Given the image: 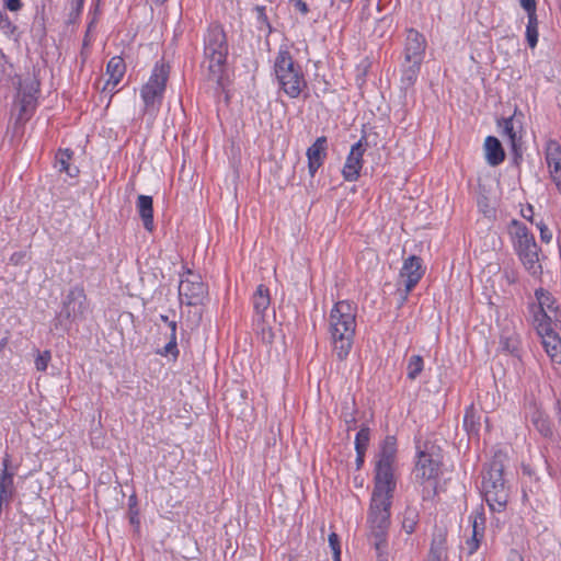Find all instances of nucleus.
I'll return each instance as SVG.
<instances>
[{"mask_svg":"<svg viewBox=\"0 0 561 561\" xmlns=\"http://www.w3.org/2000/svg\"><path fill=\"white\" fill-rule=\"evenodd\" d=\"M357 307L348 300L337 301L329 316V332L333 351L340 360L345 359L353 346Z\"/></svg>","mask_w":561,"mask_h":561,"instance_id":"f257e3e1","label":"nucleus"},{"mask_svg":"<svg viewBox=\"0 0 561 561\" xmlns=\"http://www.w3.org/2000/svg\"><path fill=\"white\" fill-rule=\"evenodd\" d=\"M392 499L371 496L368 511L369 540L379 561H388V529Z\"/></svg>","mask_w":561,"mask_h":561,"instance_id":"f03ea898","label":"nucleus"},{"mask_svg":"<svg viewBox=\"0 0 561 561\" xmlns=\"http://www.w3.org/2000/svg\"><path fill=\"white\" fill-rule=\"evenodd\" d=\"M397 457V440L393 436H387L378 454L375 466L374 490L371 496L393 497L396 489L394 463Z\"/></svg>","mask_w":561,"mask_h":561,"instance_id":"7ed1b4c3","label":"nucleus"},{"mask_svg":"<svg viewBox=\"0 0 561 561\" xmlns=\"http://www.w3.org/2000/svg\"><path fill=\"white\" fill-rule=\"evenodd\" d=\"M228 55L226 34L220 25L208 27L204 39V67L208 70V78L220 83L225 71Z\"/></svg>","mask_w":561,"mask_h":561,"instance_id":"20e7f679","label":"nucleus"},{"mask_svg":"<svg viewBox=\"0 0 561 561\" xmlns=\"http://www.w3.org/2000/svg\"><path fill=\"white\" fill-rule=\"evenodd\" d=\"M274 72L279 88L291 99H297L308 90L301 67L287 49H280L275 57Z\"/></svg>","mask_w":561,"mask_h":561,"instance_id":"39448f33","label":"nucleus"},{"mask_svg":"<svg viewBox=\"0 0 561 561\" xmlns=\"http://www.w3.org/2000/svg\"><path fill=\"white\" fill-rule=\"evenodd\" d=\"M169 73L170 66L168 64L163 61L157 62L149 80L140 90L144 102V115L150 121L154 119L160 110Z\"/></svg>","mask_w":561,"mask_h":561,"instance_id":"423d86ee","label":"nucleus"},{"mask_svg":"<svg viewBox=\"0 0 561 561\" xmlns=\"http://www.w3.org/2000/svg\"><path fill=\"white\" fill-rule=\"evenodd\" d=\"M504 467L493 460L482 472V494L492 511L501 512L508 501V489L503 478Z\"/></svg>","mask_w":561,"mask_h":561,"instance_id":"0eeeda50","label":"nucleus"},{"mask_svg":"<svg viewBox=\"0 0 561 561\" xmlns=\"http://www.w3.org/2000/svg\"><path fill=\"white\" fill-rule=\"evenodd\" d=\"M512 226L514 248L519 260L530 275L539 277L542 274V266L539 262V248L534 236L529 233L525 225L517 220H514Z\"/></svg>","mask_w":561,"mask_h":561,"instance_id":"6e6552de","label":"nucleus"},{"mask_svg":"<svg viewBox=\"0 0 561 561\" xmlns=\"http://www.w3.org/2000/svg\"><path fill=\"white\" fill-rule=\"evenodd\" d=\"M440 459L437 455L421 451L414 468V478L422 489L423 500L436 494L437 479L440 473Z\"/></svg>","mask_w":561,"mask_h":561,"instance_id":"1a4fd4ad","label":"nucleus"},{"mask_svg":"<svg viewBox=\"0 0 561 561\" xmlns=\"http://www.w3.org/2000/svg\"><path fill=\"white\" fill-rule=\"evenodd\" d=\"M89 311V302L84 289L80 286L72 287L62 301V308L57 316L56 328L68 330L71 322L82 321Z\"/></svg>","mask_w":561,"mask_h":561,"instance_id":"9d476101","label":"nucleus"},{"mask_svg":"<svg viewBox=\"0 0 561 561\" xmlns=\"http://www.w3.org/2000/svg\"><path fill=\"white\" fill-rule=\"evenodd\" d=\"M179 296L181 302L188 306H197L203 304L206 298L207 287L199 275L188 271L180 282Z\"/></svg>","mask_w":561,"mask_h":561,"instance_id":"9b49d317","label":"nucleus"},{"mask_svg":"<svg viewBox=\"0 0 561 561\" xmlns=\"http://www.w3.org/2000/svg\"><path fill=\"white\" fill-rule=\"evenodd\" d=\"M18 468L11 465L10 455L5 454L2 459V471L0 474V512L8 507L15 491L14 476Z\"/></svg>","mask_w":561,"mask_h":561,"instance_id":"f8f14e48","label":"nucleus"},{"mask_svg":"<svg viewBox=\"0 0 561 561\" xmlns=\"http://www.w3.org/2000/svg\"><path fill=\"white\" fill-rule=\"evenodd\" d=\"M366 151V146L362 140H358L351 148V151L346 158V162L343 167L342 173L346 181H356L359 176L363 168V156Z\"/></svg>","mask_w":561,"mask_h":561,"instance_id":"ddd939ff","label":"nucleus"},{"mask_svg":"<svg viewBox=\"0 0 561 561\" xmlns=\"http://www.w3.org/2000/svg\"><path fill=\"white\" fill-rule=\"evenodd\" d=\"M424 270L422 267L421 257L411 255L404 260L400 271V277L403 280L405 295H408L415 287V285L422 278Z\"/></svg>","mask_w":561,"mask_h":561,"instance_id":"4468645a","label":"nucleus"},{"mask_svg":"<svg viewBox=\"0 0 561 561\" xmlns=\"http://www.w3.org/2000/svg\"><path fill=\"white\" fill-rule=\"evenodd\" d=\"M426 49V41L423 34L414 28L407 32L404 46V60L423 61Z\"/></svg>","mask_w":561,"mask_h":561,"instance_id":"2eb2a0df","label":"nucleus"},{"mask_svg":"<svg viewBox=\"0 0 561 561\" xmlns=\"http://www.w3.org/2000/svg\"><path fill=\"white\" fill-rule=\"evenodd\" d=\"M37 88L34 82H31L28 87H22L18 94L19 115L18 121L25 122L30 118L32 111L35 107V93Z\"/></svg>","mask_w":561,"mask_h":561,"instance_id":"dca6fc26","label":"nucleus"},{"mask_svg":"<svg viewBox=\"0 0 561 561\" xmlns=\"http://www.w3.org/2000/svg\"><path fill=\"white\" fill-rule=\"evenodd\" d=\"M328 140L325 136H321L307 149L308 169L311 176L316 174L322 165L327 156Z\"/></svg>","mask_w":561,"mask_h":561,"instance_id":"f3484780","label":"nucleus"},{"mask_svg":"<svg viewBox=\"0 0 561 561\" xmlns=\"http://www.w3.org/2000/svg\"><path fill=\"white\" fill-rule=\"evenodd\" d=\"M472 524L471 537L466 541L468 554H473L484 538V517L481 514L470 515Z\"/></svg>","mask_w":561,"mask_h":561,"instance_id":"a211bd4d","label":"nucleus"},{"mask_svg":"<svg viewBox=\"0 0 561 561\" xmlns=\"http://www.w3.org/2000/svg\"><path fill=\"white\" fill-rule=\"evenodd\" d=\"M483 149L485 160L490 165L496 167L504 161L505 152L496 137L488 136L484 140Z\"/></svg>","mask_w":561,"mask_h":561,"instance_id":"6ab92c4d","label":"nucleus"},{"mask_svg":"<svg viewBox=\"0 0 561 561\" xmlns=\"http://www.w3.org/2000/svg\"><path fill=\"white\" fill-rule=\"evenodd\" d=\"M136 207L147 231L151 232L154 228L153 224V201L151 196L139 195Z\"/></svg>","mask_w":561,"mask_h":561,"instance_id":"aec40b11","label":"nucleus"},{"mask_svg":"<svg viewBox=\"0 0 561 561\" xmlns=\"http://www.w3.org/2000/svg\"><path fill=\"white\" fill-rule=\"evenodd\" d=\"M126 71V65L124 59L121 56H114L110 59L106 67V72L108 75V80L104 87V90L112 85L114 89L122 80L124 73Z\"/></svg>","mask_w":561,"mask_h":561,"instance_id":"412c9836","label":"nucleus"},{"mask_svg":"<svg viewBox=\"0 0 561 561\" xmlns=\"http://www.w3.org/2000/svg\"><path fill=\"white\" fill-rule=\"evenodd\" d=\"M530 422L542 437L553 438L554 432L548 415L536 405H534Z\"/></svg>","mask_w":561,"mask_h":561,"instance_id":"4be33fe9","label":"nucleus"},{"mask_svg":"<svg viewBox=\"0 0 561 561\" xmlns=\"http://www.w3.org/2000/svg\"><path fill=\"white\" fill-rule=\"evenodd\" d=\"M541 343L552 362L561 364V339L553 331L541 336Z\"/></svg>","mask_w":561,"mask_h":561,"instance_id":"5701e85b","label":"nucleus"},{"mask_svg":"<svg viewBox=\"0 0 561 561\" xmlns=\"http://www.w3.org/2000/svg\"><path fill=\"white\" fill-rule=\"evenodd\" d=\"M271 304L268 288L264 285H259L253 295V308L257 316L263 320L265 312L268 310Z\"/></svg>","mask_w":561,"mask_h":561,"instance_id":"b1692460","label":"nucleus"},{"mask_svg":"<svg viewBox=\"0 0 561 561\" xmlns=\"http://www.w3.org/2000/svg\"><path fill=\"white\" fill-rule=\"evenodd\" d=\"M535 296L539 305L537 312H547L550 316L557 317L558 306L556 299L548 290L539 288L535 291Z\"/></svg>","mask_w":561,"mask_h":561,"instance_id":"393cba45","label":"nucleus"},{"mask_svg":"<svg viewBox=\"0 0 561 561\" xmlns=\"http://www.w3.org/2000/svg\"><path fill=\"white\" fill-rule=\"evenodd\" d=\"M420 520V510L415 505H407L404 512L402 513V528L408 534L411 535L415 531L416 526Z\"/></svg>","mask_w":561,"mask_h":561,"instance_id":"a878e982","label":"nucleus"},{"mask_svg":"<svg viewBox=\"0 0 561 561\" xmlns=\"http://www.w3.org/2000/svg\"><path fill=\"white\" fill-rule=\"evenodd\" d=\"M480 421L481 415L477 412L473 405L467 408L463 417V427L470 436L478 435L481 425Z\"/></svg>","mask_w":561,"mask_h":561,"instance_id":"bb28decb","label":"nucleus"},{"mask_svg":"<svg viewBox=\"0 0 561 561\" xmlns=\"http://www.w3.org/2000/svg\"><path fill=\"white\" fill-rule=\"evenodd\" d=\"M552 317L547 312H536L534 316V324L538 335L541 337L553 332Z\"/></svg>","mask_w":561,"mask_h":561,"instance_id":"cd10ccee","label":"nucleus"},{"mask_svg":"<svg viewBox=\"0 0 561 561\" xmlns=\"http://www.w3.org/2000/svg\"><path fill=\"white\" fill-rule=\"evenodd\" d=\"M70 159H71V152L68 149L64 150V151H59L56 157V167L58 168L59 172H65L69 176H76L78 174L79 170L76 167H73V168L70 167V163H69Z\"/></svg>","mask_w":561,"mask_h":561,"instance_id":"c85d7f7f","label":"nucleus"},{"mask_svg":"<svg viewBox=\"0 0 561 561\" xmlns=\"http://www.w3.org/2000/svg\"><path fill=\"white\" fill-rule=\"evenodd\" d=\"M405 64L408 66H404L403 72H402V82L409 87L412 85L420 72V67L422 61H415V60H405Z\"/></svg>","mask_w":561,"mask_h":561,"instance_id":"c756f323","label":"nucleus"},{"mask_svg":"<svg viewBox=\"0 0 561 561\" xmlns=\"http://www.w3.org/2000/svg\"><path fill=\"white\" fill-rule=\"evenodd\" d=\"M501 126L503 127L504 135H506L511 141L515 156L520 157L518 144L519 138H517L516 131L514 130L513 117L503 119Z\"/></svg>","mask_w":561,"mask_h":561,"instance_id":"7c9ffc66","label":"nucleus"},{"mask_svg":"<svg viewBox=\"0 0 561 561\" xmlns=\"http://www.w3.org/2000/svg\"><path fill=\"white\" fill-rule=\"evenodd\" d=\"M0 31L3 35L9 38L18 39L19 32L18 26L8 16L7 13L0 10Z\"/></svg>","mask_w":561,"mask_h":561,"instance_id":"2f4dec72","label":"nucleus"},{"mask_svg":"<svg viewBox=\"0 0 561 561\" xmlns=\"http://www.w3.org/2000/svg\"><path fill=\"white\" fill-rule=\"evenodd\" d=\"M176 322H170L169 329H170V336L169 342L165 344L163 351L160 353L161 355H173L174 358L179 355V348L176 343Z\"/></svg>","mask_w":561,"mask_h":561,"instance_id":"473e14b6","label":"nucleus"},{"mask_svg":"<svg viewBox=\"0 0 561 561\" xmlns=\"http://www.w3.org/2000/svg\"><path fill=\"white\" fill-rule=\"evenodd\" d=\"M424 367V362L422 356L420 355H412L408 360L407 366V375L408 378L411 380H414L417 378V376L422 373Z\"/></svg>","mask_w":561,"mask_h":561,"instance_id":"72a5a7b5","label":"nucleus"},{"mask_svg":"<svg viewBox=\"0 0 561 561\" xmlns=\"http://www.w3.org/2000/svg\"><path fill=\"white\" fill-rule=\"evenodd\" d=\"M545 153L547 164H551V162L556 161H561L560 144L554 139H549L546 144Z\"/></svg>","mask_w":561,"mask_h":561,"instance_id":"f704fd0d","label":"nucleus"},{"mask_svg":"<svg viewBox=\"0 0 561 561\" xmlns=\"http://www.w3.org/2000/svg\"><path fill=\"white\" fill-rule=\"evenodd\" d=\"M431 547L447 549V528L444 526H436L433 533Z\"/></svg>","mask_w":561,"mask_h":561,"instance_id":"c9c22d12","label":"nucleus"},{"mask_svg":"<svg viewBox=\"0 0 561 561\" xmlns=\"http://www.w3.org/2000/svg\"><path fill=\"white\" fill-rule=\"evenodd\" d=\"M369 444V428L364 426L362 427L355 437V449L360 451H366Z\"/></svg>","mask_w":561,"mask_h":561,"instance_id":"e433bc0d","label":"nucleus"},{"mask_svg":"<svg viewBox=\"0 0 561 561\" xmlns=\"http://www.w3.org/2000/svg\"><path fill=\"white\" fill-rule=\"evenodd\" d=\"M548 168L553 183L561 193V161L551 162Z\"/></svg>","mask_w":561,"mask_h":561,"instance_id":"4c0bfd02","label":"nucleus"},{"mask_svg":"<svg viewBox=\"0 0 561 561\" xmlns=\"http://www.w3.org/2000/svg\"><path fill=\"white\" fill-rule=\"evenodd\" d=\"M500 344L504 351H506L511 354H514L518 350V340L514 335L502 336Z\"/></svg>","mask_w":561,"mask_h":561,"instance_id":"58836bf2","label":"nucleus"},{"mask_svg":"<svg viewBox=\"0 0 561 561\" xmlns=\"http://www.w3.org/2000/svg\"><path fill=\"white\" fill-rule=\"evenodd\" d=\"M329 546L332 549L334 561H341L340 538L335 533L329 535Z\"/></svg>","mask_w":561,"mask_h":561,"instance_id":"ea45409f","label":"nucleus"},{"mask_svg":"<svg viewBox=\"0 0 561 561\" xmlns=\"http://www.w3.org/2000/svg\"><path fill=\"white\" fill-rule=\"evenodd\" d=\"M50 358L51 356L49 351H44L43 353H39L35 359L36 369L39 371L46 370Z\"/></svg>","mask_w":561,"mask_h":561,"instance_id":"a19ab883","label":"nucleus"},{"mask_svg":"<svg viewBox=\"0 0 561 561\" xmlns=\"http://www.w3.org/2000/svg\"><path fill=\"white\" fill-rule=\"evenodd\" d=\"M447 560V549L440 548H430L428 557L426 561H446Z\"/></svg>","mask_w":561,"mask_h":561,"instance_id":"79ce46f5","label":"nucleus"},{"mask_svg":"<svg viewBox=\"0 0 561 561\" xmlns=\"http://www.w3.org/2000/svg\"><path fill=\"white\" fill-rule=\"evenodd\" d=\"M24 7V2L22 0H3V8L11 13H18Z\"/></svg>","mask_w":561,"mask_h":561,"instance_id":"37998d69","label":"nucleus"},{"mask_svg":"<svg viewBox=\"0 0 561 561\" xmlns=\"http://www.w3.org/2000/svg\"><path fill=\"white\" fill-rule=\"evenodd\" d=\"M526 38L529 47L534 48L538 43V27H526Z\"/></svg>","mask_w":561,"mask_h":561,"instance_id":"c03bdc74","label":"nucleus"},{"mask_svg":"<svg viewBox=\"0 0 561 561\" xmlns=\"http://www.w3.org/2000/svg\"><path fill=\"white\" fill-rule=\"evenodd\" d=\"M519 3H520V7L527 13L536 12V1L535 0H519Z\"/></svg>","mask_w":561,"mask_h":561,"instance_id":"a18cd8bd","label":"nucleus"},{"mask_svg":"<svg viewBox=\"0 0 561 561\" xmlns=\"http://www.w3.org/2000/svg\"><path fill=\"white\" fill-rule=\"evenodd\" d=\"M540 238L546 243H549L551 241L552 233L547 226H543V228H541Z\"/></svg>","mask_w":561,"mask_h":561,"instance_id":"49530a36","label":"nucleus"},{"mask_svg":"<svg viewBox=\"0 0 561 561\" xmlns=\"http://www.w3.org/2000/svg\"><path fill=\"white\" fill-rule=\"evenodd\" d=\"M528 15V23H527V26L526 27H538V20H537V14L536 12H533V13H527Z\"/></svg>","mask_w":561,"mask_h":561,"instance_id":"de8ad7c7","label":"nucleus"},{"mask_svg":"<svg viewBox=\"0 0 561 561\" xmlns=\"http://www.w3.org/2000/svg\"><path fill=\"white\" fill-rule=\"evenodd\" d=\"M295 7L297 10H299L302 14H307L309 9L306 2L302 0H296Z\"/></svg>","mask_w":561,"mask_h":561,"instance_id":"09e8293b","label":"nucleus"},{"mask_svg":"<svg viewBox=\"0 0 561 561\" xmlns=\"http://www.w3.org/2000/svg\"><path fill=\"white\" fill-rule=\"evenodd\" d=\"M256 12H257V19L262 22V23H266L267 24V16L265 14V8L264 7H256Z\"/></svg>","mask_w":561,"mask_h":561,"instance_id":"8fccbe9b","label":"nucleus"},{"mask_svg":"<svg viewBox=\"0 0 561 561\" xmlns=\"http://www.w3.org/2000/svg\"><path fill=\"white\" fill-rule=\"evenodd\" d=\"M365 453L366 451L356 450V466H357V469H359L363 466V463H364Z\"/></svg>","mask_w":561,"mask_h":561,"instance_id":"3c124183","label":"nucleus"},{"mask_svg":"<svg viewBox=\"0 0 561 561\" xmlns=\"http://www.w3.org/2000/svg\"><path fill=\"white\" fill-rule=\"evenodd\" d=\"M504 273L508 284H514L517 280V274L515 272L508 273L505 271Z\"/></svg>","mask_w":561,"mask_h":561,"instance_id":"603ef678","label":"nucleus"},{"mask_svg":"<svg viewBox=\"0 0 561 561\" xmlns=\"http://www.w3.org/2000/svg\"><path fill=\"white\" fill-rule=\"evenodd\" d=\"M554 409H556V413H557L559 423H561V399L557 400Z\"/></svg>","mask_w":561,"mask_h":561,"instance_id":"864d4df0","label":"nucleus"},{"mask_svg":"<svg viewBox=\"0 0 561 561\" xmlns=\"http://www.w3.org/2000/svg\"><path fill=\"white\" fill-rule=\"evenodd\" d=\"M262 331H263V340H267L268 342H271V340L273 337L272 332L270 330L267 332H265L264 329Z\"/></svg>","mask_w":561,"mask_h":561,"instance_id":"5fc2aeb1","label":"nucleus"},{"mask_svg":"<svg viewBox=\"0 0 561 561\" xmlns=\"http://www.w3.org/2000/svg\"><path fill=\"white\" fill-rule=\"evenodd\" d=\"M160 319H161V321H163V322L165 323V325H168V327H169V323H170V322H175L174 320H169V317H168V316H164V314H161V316H160Z\"/></svg>","mask_w":561,"mask_h":561,"instance_id":"6e6d98bb","label":"nucleus"},{"mask_svg":"<svg viewBox=\"0 0 561 561\" xmlns=\"http://www.w3.org/2000/svg\"><path fill=\"white\" fill-rule=\"evenodd\" d=\"M511 561H523V558H522V556H519V554H517V553H514V554L512 556Z\"/></svg>","mask_w":561,"mask_h":561,"instance_id":"4d7b16f0","label":"nucleus"},{"mask_svg":"<svg viewBox=\"0 0 561 561\" xmlns=\"http://www.w3.org/2000/svg\"><path fill=\"white\" fill-rule=\"evenodd\" d=\"M76 4H77V10L79 11L83 5V0H77Z\"/></svg>","mask_w":561,"mask_h":561,"instance_id":"13d9d810","label":"nucleus"},{"mask_svg":"<svg viewBox=\"0 0 561 561\" xmlns=\"http://www.w3.org/2000/svg\"><path fill=\"white\" fill-rule=\"evenodd\" d=\"M342 3L350 5L353 0H340Z\"/></svg>","mask_w":561,"mask_h":561,"instance_id":"bf43d9fd","label":"nucleus"},{"mask_svg":"<svg viewBox=\"0 0 561 561\" xmlns=\"http://www.w3.org/2000/svg\"><path fill=\"white\" fill-rule=\"evenodd\" d=\"M543 226H546L542 221L538 222L537 224V227L538 229L541 231V228H543Z\"/></svg>","mask_w":561,"mask_h":561,"instance_id":"052dcab7","label":"nucleus"},{"mask_svg":"<svg viewBox=\"0 0 561 561\" xmlns=\"http://www.w3.org/2000/svg\"><path fill=\"white\" fill-rule=\"evenodd\" d=\"M4 345H5V340H2V341L0 342V351L4 347Z\"/></svg>","mask_w":561,"mask_h":561,"instance_id":"680f3d73","label":"nucleus"},{"mask_svg":"<svg viewBox=\"0 0 561 561\" xmlns=\"http://www.w3.org/2000/svg\"><path fill=\"white\" fill-rule=\"evenodd\" d=\"M157 4H162L164 3L167 0H153Z\"/></svg>","mask_w":561,"mask_h":561,"instance_id":"e2e57ef3","label":"nucleus"},{"mask_svg":"<svg viewBox=\"0 0 561 561\" xmlns=\"http://www.w3.org/2000/svg\"><path fill=\"white\" fill-rule=\"evenodd\" d=\"M345 421H346V423L355 422V419L351 415V419L348 420V419L345 417Z\"/></svg>","mask_w":561,"mask_h":561,"instance_id":"0e129e2a","label":"nucleus"},{"mask_svg":"<svg viewBox=\"0 0 561 561\" xmlns=\"http://www.w3.org/2000/svg\"><path fill=\"white\" fill-rule=\"evenodd\" d=\"M524 218H528V220H531V217H529V214L524 215Z\"/></svg>","mask_w":561,"mask_h":561,"instance_id":"69168bd1","label":"nucleus"},{"mask_svg":"<svg viewBox=\"0 0 561 561\" xmlns=\"http://www.w3.org/2000/svg\"><path fill=\"white\" fill-rule=\"evenodd\" d=\"M524 218H528V220H531V217H529V214L524 215Z\"/></svg>","mask_w":561,"mask_h":561,"instance_id":"338daca9","label":"nucleus"},{"mask_svg":"<svg viewBox=\"0 0 561 561\" xmlns=\"http://www.w3.org/2000/svg\"><path fill=\"white\" fill-rule=\"evenodd\" d=\"M524 218H528V220H531V217H529V214L524 215Z\"/></svg>","mask_w":561,"mask_h":561,"instance_id":"774afa93","label":"nucleus"}]
</instances>
